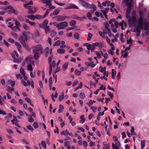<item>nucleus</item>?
<instances>
[{
	"mask_svg": "<svg viewBox=\"0 0 149 149\" xmlns=\"http://www.w3.org/2000/svg\"><path fill=\"white\" fill-rule=\"evenodd\" d=\"M94 53L97 56V57L99 58H100L101 56H100L99 53L97 51L94 52Z\"/></svg>",
	"mask_w": 149,
	"mask_h": 149,
	"instance_id": "51",
	"label": "nucleus"
},
{
	"mask_svg": "<svg viewBox=\"0 0 149 149\" xmlns=\"http://www.w3.org/2000/svg\"><path fill=\"white\" fill-rule=\"evenodd\" d=\"M104 24V26L105 28L107 29V31L109 30V29H110L109 28V26L107 22L105 23Z\"/></svg>",
	"mask_w": 149,
	"mask_h": 149,
	"instance_id": "52",
	"label": "nucleus"
},
{
	"mask_svg": "<svg viewBox=\"0 0 149 149\" xmlns=\"http://www.w3.org/2000/svg\"><path fill=\"white\" fill-rule=\"evenodd\" d=\"M26 17H27L29 19L34 20L36 19L35 16L33 15H27L26 16Z\"/></svg>",
	"mask_w": 149,
	"mask_h": 149,
	"instance_id": "20",
	"label": "nucleus"
},
{
	"mask_svg": "<svg viewBox=\"0 0 149 149\" xmlns=\"http://www.w3.org/2000/svg\"><path fill=\"white\" fill-rule=\"evenodd\" d=\"M34 53L35 54H34V57L35 59L37 60L39 58V54L37 52H36V53Z\"/></svg>",
	"mask_w": 149,
	"mask_h": 149,
	"instance_id": "34",
	"label": "nucleus"
},
{
	"mask_svg": "<svg viewBox=\"0 0 149 149\" xmlns=\"http://www.w3.org/2000/svg\"><path fill=\"white\" fill-rule=\"evenodd\" d=\"M77 27L76 26H73V27L69 28L67 30V31H68L69 30H70L73 29H77Z\"/></svg>",
	"mask_w": 149,
	"mask_h": 149,
	"instance_id": "56",
	"label": "nucleus"
},
{
	"mask_svg": "<svg viewBox=\"0 0 149 149\" xmlns=\"http://www.w3.org/2000/svg\"><path fill=\"white\" fill-rule=\"evenodd\" d=\"M68 63L66 62L62 66V69L63 70H65L68 66Z\"/></svg>",
	"mask_w": 149,
	"mask_h": 149,
	"instance_id": "23",
	"label": "nucleus"
},
{
	"mask_svg": "<svg viewBox=\"0 0 149 149\" xmlns=\"http://www.w3.org/2000/svg\"><path fill=\"white\" fill-rule=\"evenodd\" d=\"M27 128L30 130L33 131V128L32 127V126L30 125H28L26 126Z\"/></svg>",
	"mask_w": 149,
	"mask_h": 149,
	"instance_id": "55",
	"label": "nucleus"
},
{
	"mask_svg": "<svg viewBox=\"0 0 149 149\" xmlns=\"http://www.w3.org/2000/svg\"><path fill=\"white\" fill-rule=\"evenodd\" d=\"M13 20L15 22V24L16 25V26H17L19 27H21V25H20V23L19 21L15 20V19H14Z\"/></svg>",
	"mask_w": 149,
	"mask_h": 149,
	"instance_id": "30",
	"label": "nucleus"
},
{
	"mask_svg": "<svg viewBox=\"0 0 149 149\" xmlns=\"http://www.w3.org/2000/svg\"><path fill=\"white\" fill-rule=\"evenodd\" d=\"M49 49L48 47H47L45 50V51L46 52L45 56L46 57H47L48 54L49 52Z\"/></svg>",
	"mask_w": 149,
	"mask_h": 149,
	"instance_id": "36",
	"label": "nucleus"
},
{
	"mask_svg": "<svg viewBox=\"0 0 149 149\" xmlns=\"http://www.w3.org/2000/svg\"><path fill=\"white\" fill-rule=\"evenodd\" d=\"M50 11V9H47L44 15L43 16L42 18H45Z\"/></svg>",
	"mask_w": 149,
	"mask_h": 149,
	"instance_id": "46",
	"label": "nucleus"
},
{
	"mask_svg": "<svg viewBox=\"0 0 149 149\" xmlns=\"http://www.w3.org/2000/svg\"><path fill=\"white\" fill-rule=\"evenodd\" d=\"M79 96L81 99H84L85 97V94L83 92H81L79 94Z\"/></svg>",
	"mask_w": 149,
	"mask_h": 149,
	"instance_id": "31",
	"label": "nucleus"
},
{
	"mask_svg": "<svg viewBox=\"0 0 149 149\" xmlns=\"http://www.w3.org/2000/svg\"><path fill=\"white\" fill-rule=\"evenodd\" d=\"M140 18L138 19L139 24L141 29H143V12L140 11L139 12Z\"/></svg>",
	"mask_w": 149,
	"mask_h": 149,
	"instance_id": "3",
	"label": "nucleus"
},
{
	"mask_svg": "<svg viewBox=\"0 0 149 149\" xmlns=\"http://www.w3.org/2000/svg\"><path fill=\"white\" fill-rule=\"evenodd\" d=\"M44 29H45V33L46 34L49 31L50 29L49 26L44 27Z\"/></svg>",
	"mask_w": 149,
	"mask_h": 149,
	"instance_id": "37",
	"label": "nucleus"
},
{
	"mask_svg": "<svg viewBox=\"0 0 149 149\" xmlns=\"http://www.w3.org/2000/svg\"><path fill=\"white\" fill-rule=\"evenodd\" d=\"M68 26L67 23L66 22H64L58 24V30L63 29Z\"/></svg>",
	"mask_w": 149,
	"mask_h": 149,
	"instance_id": "6",
	"label": "nucleus"
},
{
	"mask_svg": "<svg viewBox=\"0 0 149 149\" xmlns=\"http://www.w3.org/2000/svg\"><path fill=\"white\" fill-rule=\"evenodd\" d=\"M95 43L96 47H98L100 49H101L103 47H104L103 43L101 42H95Z\"/></svg>",
	"mask_w": 149,
	"mask_h": 149,
	"instance_id": "10",
	"label": "nucleus"
},
{
	"mask_svg": "<svg viewBox=\"0 0 149 149\" xmlns=\"http://www.w3.org/2000/svg\"><path fill=\"white\" fill-rule=\"evenodd\" d=\"M64 98V93H62L59 97L60 100L61 101Z\"/></svg>",
	"mask_w": 149,
	"mask_h": 149,
	"instance_id": "60",
	"label": "nucleus"
},
{
	"mask_svg": "<svg viewBox=\"0 0 149 149\" xmlns=\"http://www.w3.org/2000/svg\"><path fill=\"white\" fill-rule=\"evenodd\" d=\"M43 3L50 4L52 0H42Z\"/></svg>",
	"mask_w": 149,
	"mask_h": 149,
	"instance_id": "40",
	"label": "nucleus"
},
{
	"mask_svg": "<svg viewBox=\"0 0 149 149\" xmlns=\"http://www.w3.org/2000/svg\"><path fill=\"white\" fill-rule=\"evenodd\" d=\"M52 49H51V51H50V54H51V56L49 57L48 59V61L49 64H52L51 62H52V58L53 57V55L52 53Z\"/></svg>",
	"mask_w": 149,
	"mask_h": 149,
	"instance_id": "17",
	"label": "nucleus"
},
{
	"mask_svg": "<svg viewBox=\"0 0 149 149\" xmlns=\"http://www.w3.org/2000/svg\"><path fill=\"white\" fill-rule=\"evenodd\" d=\"M132 40L131 38H130L129 40H127V44H129L130 46H132Z\"/></svg>",
	"mask_w": 149,
	"mask_h": 149,
	"instance_id": "24",
	"label": "nucleus"
},
{
	"mask_svg": "<svg viewBox=\"0 0 149 149\" xmlns=\"http://www.w3.org/2000/svg\"><path fill=\"white\" fill-rule=\"evenodd\" d=\"M15 45L16 46H17V47L20 53H21V49L22 47H21V46L20 45V44H19L17 42H15Z\"/></svg>",
	"mask_w": 149,
	"mask_h": 149,
	"instance_id": "19",
	"label": "nucleus"
},
{
	"mask_svg": "<svg viewBox=\"0 0 149 149\" xmlns=\"http://www.w3.org/2000/svg\"><path fill=\"white\" fill-rule=\"evenodd\" d=\"M116 72L115 70H114L113 69L112 70V72H111V75H112V78L113 79H114L115 78V76L116 75Z\"/></svg>",
	"mask_w": 149,
	"mask_h": 149,
	"instance_id": "28",
	"label": "nucleus"
},
{
	"mask_svg": "<svg viewBox=\"0 0 149 149\" xmlns=\"http://www.w3.org/2000/svg\"><path fill=\"white\" fill-rule=\"evenodd\" d=\"M135 32L137 33H140V30L138 26H137L134 30Z\"/></svg>",
	"mask_w": 149,
	"mask_h": 149,
	"instance_id": "57",
	"label": "nucleus"
},
{
	"mask_svg": "<svg viewBox=\"0 0 149 149\" xmlns=\"http://www.w3.org/2000/svg\"><path fill=\"white\" fill-rule=\"evenodd\" d=\"M109 10V8H106L104 10H101V11L103 13H106L108 12Z\"/></svg>",
	"mask_w": 149,
	"mask_h": 149,
	"instance_id": "43",
	"label": "nucleus"
},
{
	"mask_svg": "<svg viewBox=\"0 0 149 149\" xmlns=\"http://www.w3.org/2000/svg\"><path fill=\"white\" fill-rule=\"evenodd\" d=\"M20 73L23 75H24L26 74L25 72L24 71V69L21 67L20 69Z\"/></svg>",
	"mask_w": 149,
	"mask_h": 149,
	"instance_id": "39",
	"label": "nucleus"
},
{
	"mask_svg": "<svg viewBox=\"0 0 149 149\" xmlns=\"http://www.w3.org/2000/svg\"><path fill=\"white\" fill-rule=\"evenodd\" d=\"M75 74L77 75H80L81 73V72L80 71L78 70H76L75 71Z\"/></svg>",
	"mask_w": 149,
	"mask_h": 149,
	"instance_id": "59",
	"label": "nucleus"
},
{
	"mask_svg": "<svg viewBox=\"0 0 149 149\" xmlns=\"http://www.w3.org/2000/svg\"><path fill=\"white\" fill-rule=\"evenodd\" d=\"M87 17L89 19H92L91 14L90 12H88L87 14Z\"/></svg>",
	"mask_w": 149,
	"mask_h": 149,
	"instance_id": "47",
	"label": "nucleus"
},
{
	"mask_svg": "<svg viewBox=\"0 0 149 149\" xmlns=\"http://www.w3.org/2000/svg\"><path fill=\"white\" fill-rule=\"evenodd\" d=\"M72 8L78 9V8L74 4H70L68 6L64 8V9H70Z\"/></svg>",
	"mask_w": 149,
	"mask_h": 149,
	"instance_id": "8",
	"label": "nucleus"
},
{
	"mask_svg": "<svg viewBox=\"0 0 149 149\" xmlns=\"http://www.w3.org/2000/svg\"><path fill=\"white\" fill-rule=\"evenodd\" d=\"M57 20L59 21H62L66 18H68L69 17L66 16H56Z\"/></svg>",
	"mask_w": 149,
	"mask_h": 149,
	"instance_id": "9",
	"label": "nucleus"
},
{
	"mask_svg": "<svg viewBox=\"0 0 149 149\" xmlns=\"http://www.w3.org/2000/svg\"><path fill=\"white\" fill-rule=\"evenodd\" d=\"M130 12V9L129 10L127 9V10L126 14V17L129 18L128 22L129 24L131 26L133 25L134 26H136L137 23L136 18L135 16L136 12L134 11L132 13V16L129 17Z\"/></svg>",
	"mask_w": 149,
	"mask_h": 149,
	"instance_id": "1",
	"label": "nucleus"
},
{
	"mask_svg": "<svg viewBox=\"0 0 149 149\" xmlns=\"http://www.w3.org/2000/svg\"><path fill=\"white\" fill-rule=\"evenodd\" d=\"M41 144L42 147L44 148L45 149L46 148V144L45 142V141H42Z\"/></svg>",
	"mask_w": 149,
	"mask_h": 149,
	"instance_id": "45",
	"label": "nucleus"
},
{
	"mask_svg": "<svg viewBox=\"0 0 149 149\" xmlns=\"http://www.w3.org/2000/svg\"><path fill=\"white\" fill-rule=\"evenodd\" d=\"M76 24V22L75 21L72 20L71 21L70 23V26H72Z\"/></svg>",
	"mask_w": 149,
	"mask_h": 149,
	"instance_id": "49",
	"label": "nucleus"
},
{
	"mask_svg": "<svg viewBox=\"0 0 149 149\" xmlns=\"http://www.w3.org/2000/svg\"><path fill=\"white\" fill-rule=\"evenodd\" d=\"M61 43V41L59 40H58L57 41L54 45V46H58L60 45Z\"/></svg>",
	"mask_w": 149,
	"mask_h": 149,
	"instance_id": "50",
	"label": "nucleus"
},
{
	"mask_svg": "<svg viewBox=\"0 0 149 149\" xmlns=\"http://www.w3.org/2000/svg\"><path fill=\"white\" fill-rule=\"evenodd\" d=\"M88 8L92 9L91 10V12L92 13H93L97 9L96 6L93 3L90 4V7Z\"/></svg>",
	"mask_w": 149,
	"mask_h": 149,
	"instance_id": "12",
	"label": "nucleus"
},
{
	"mask_svg": "<svg viewBox=\"0 0 149 149\" xmlns=\"http://www.w3.org/2000/svg\"><path fill=\"white\" fill-rule=\"evenodd\" d=\"M149 28V24L148 22H146L144 25V28L143 27V29L144 28L145 30H148Z\"/></svg>",
	"mask_w": 149,
	"mask_h": 149,
	"instance_id": "32",
	"label": "nucleus"
},
{
	"mask_svg": "<svg viewBox=\"0 0 149 149\" xmlns=\"http://www.w3.org/2000/svg\"><path fill=\"white\" fill-rule=\"evenodd\" d=\"M27 36H25L24 37L21 36L19 38V40L21 42L22 45L26 49L28 48V46L26 45L25 41H27Z\"/></svg>",
	"mask_w": 149,
	"mask_h": 149,
	"instance_id": "4",
	"label": "nucleus"
},
{
	"mask_svg": "<svg viewBox=\"0 0 149 149\" xmlns=\"http://www.w3.org/2000/svg\"><path fill=\"white\" fill-rule=\"evenodd\" d=\"M57 52L59 54H63L65 53V49H58L57 50Z\"/></svg>",
	"mask_w": 149,
	"mask_h": 149,
	"instance_id": "13",
	"label": "nucleus"
},
{
	"mask_svg": "<svg viewBox=\"0 0 149 149\" xmlns=\"http://www.w3.org/2000/svg\"><path fill=\"white\" fill-rule=\"evenodd\" d=\"M16 77L17 79H22L23 77L22 76L21 74H18L16 75Z\"/></svg>",
	"mask_w": 149,
	"mask_h": 149,
	"instance_id": "58",
	"label": "nucleus"
},
{
	"mask_svg": "<svg viewBox=\"0 0 149 149\" xmlns=\"http://www.w3.org/2000/svg\"><path fill=\"white\" fill-rule=\"evenodd\" d=\"M14 88L13 87L11 88L8 86V89L7 90L10 93H12V92L14 91Z\"/></svg>",
	"mask_w": 149,
	"mask_h": 149,
	"instance_id": "27",
	"label": "nucleus"
},
{
	"mask_svg": "<svg viewBox=\"0 0 149 149\" xmlns=\"http://www.w3.org/2000/svg\"><path fill=\"white\" fill-rule=\"evenodd\" d=\"M79 34L78 33L76 32L74 33V37L75 38L78 39L79 38Z\"/></svg>",
	"mask_w": 149,
	"mask_h": 149,
	"instance_id": "53",
	"label": "nucleus"
},
{
	"mask_svg": "<svg viewBox=\"0 0 149 149\" xmlns=\"http://www.w3.org/2000/svg\"><path fill=\"white\" fill-rule=\"evenodd\" d=\"M93 36L92 34L90 33H89L88 34V38H87V40L88 41H90L91 39Z\"/></svg>",
	"mask_w": 149,
	"mask_h": 149,
	"instance_id": "38",
	"label": "nucleus"
},
{
	"mask_svg": "<svg viewBox=\"0 0 149 149\" xmlns=\"http://www.w3.org/2000/svg\"><path fill=\"white\" fill-rule=\"evenodd\" d=\"M79 4L85 8H88L90 7V4L87 3L83 0H79Z\"/></svg>",
	"mask_w": 149,
	"mask_h": 149,
	"instance_id": "5",
	"label": "nucleus"
},
{
	"mask_svg": "<svg viewBox=\"0 0 149 149\" xmlns=\"http://www.w3.org/2000/svg\"><path fill=\"white\" fill-rule=\"evenodd\" d=\"M32 49L33 53L40 52V53H42L43 52V48L41 45H38L33 47L32 48Z\"/></svg>",
	"mask_w": 149,
	"mask_h": 149,
	"instance_id": "2",
	"label": "nucleus"
},
{
	"mask_svg": "<svg viewBox=\"0 0 149 149\" xmlns=\"http://www.w3.org/2000/svg\"><path fill=\"white\" fill-rule=\"evenodd\" d=\"M69 134L68 132L67 131V130L65 131H63L61 133V134L62 135H64L65 136H67Z\"/></svg>",
	"mask_w": 149,
	"mask_h": 149,
	"instance_id": "26",
	"label": "nucleus"
},
{
	"mask_svg": "<svg viewBox=\"0 0 149 149\" xmlns=\"http://www.w3.org/2000/svg\"><path fill=\"white\" fill-rule=\"evenodd\" d=\"M33 126L35 129L37 128L38 127V125L37 123L36 122H34L33 123Z\"/></svg>",
	"mask_w": 149,
	"mask_h": 149,
	"instance_id": "61",
	"label": "nucleus"
},
{
	"mask_svg": "<svg viewBox=\"0 0 149 149\" xmlns=\"http://www.w3.org/2000/svg\"><path fill=\"white\" fill-rule=\"evenodd\" d=\"M23 28L25 29L26 30H29L30 29V28L28 26L24 24L23 26Z\"/></svg>",
	"mask_w": 149,
	"mask_h": 149,
	"instance_id": "48",
	"label": "nucleus"
},
{
	"mask_svg": "<svg viewBox=\"0 0 149 149\" xmlns=\"http://www.w3.org/2000/svg\"><path fill=\"white\" fill-rule=\"evenodd\" d=\"M95 102L94 100L92 101V100H90L89 102V103L87 104V105H88L89 107H91V106L93 104V103Z\"/></svg>",
	"mask_w": 149,
	"mask_h": 149,
	"instance_id": "42",
	"label": "nucleus"
},
{
	"mask_svg": "<svg viewBox=\"0 0 149 149\" xmlns=\"http://www.w3.org/2000/svg\"><path fill=\"white\" fill-rule=\"evenodd\" d=\"M78 18L77 19H78L79 21H82L84 19H86V17H78Z\"/></svg>",
	"mask_w": 149,
	"mask_h": 149,
	"instance_id": "62",
	"label": "nucleus"
},
{
	"mask_svg": "<svg viewBox=\"0 0 149 149\" xmlns=\"http://www.w3.org/2000/svg\"><path fill=\"white\" fill-rule=\"evenodd\" d=\"M27 70L30 71L32 72L33 70V68L31 64H28L27 66Z\"/></svg>",
	"mask_w": 149,
	"mask_h": 149,
	"instance_id": "21",
	"label": "nucleus"
},
{
	"mask_svg": "<svg viewBox=\"0 0 149 149\" xmlns=\"http://www.w3.org/2000/svg\"><path fill=\"white\" fill-rule=\"evenodd\" d=\"M119 25L121 26V29L122 30H124V29L123 28V25L125 26H126V24L124 22V21L123 20L121 22H120L119 23Z\"/></svg>",
	"mask_w": 149,
	"mask_h": 149,
	"instance_id": "18",
	"label": "nucleus"
},
{
	"mask_svg": "<svg viewBox=\"0 0 149 149\" xmlns=\"http://www.w3.org/2000/svg\"><path fill=\"white\" fill-rule=\"evenodd\" d=\"M13 30L15 32H17L18 31H20L21 30L19 28V27L17 26H14L12 28Z\"/></svg>",
	"mask_w": 149,
	"mask_h": 149,
	"instance_id": "15",
	"label": "nucleus"
},
{
	"mask_svg": "<svg viewBox=\"0 0 149 149\" xmlns=\"http://www.w3.org/2000/svg\"><path fill=\"white\" fill-rule=\"evenodd\" d=\"M131 135H135L136 134L134 132V128L133 127H131Z\"/></svg>",
	"mask_w": 149,
	"mask_h": 149,
	"instance_id": "41",
	"label": "nucleus"
},
{
	"mask_svg": "<svg viewBox=\"0 0 149 149\" xmlns=\"http://www.w3.org/2000/svg\"><path fill=\"white\" fill-rule=\"evenodd\" d=\"M7 83L8 84H11V86L13 87L15 85V81H12L10 79H8L7 81Z\"/></svg>",
	"mask_w": 149,
	"mask_h": 149,
	"instance_id": "11",
	"label": "nucleus"
},
{
	"mask_svg": "<svg viewBox=\"0 0 149 149\" xmlns=\"http://www.w3.org/2000/svg\"><path fill=\"white\" fill-rule=\"evenodd\" d=\"M8 9L9 10H7L6 12L9 14H10L13 13V11L12 9H10L9 8V7L6 9Z\"/></svg>",
	"mask_w": 149,
	"mask_h": 149,
	"instance_id": "54",
	"label": "nucleus"
},
{
	"mask_svg": "<svg viewBox=\"0 0 149 149\" xmlns=\"http://www.w3.org/2000/svg\"><path fill=\"white\" fill-rule=\"evenodd\" d=\"M99 33L100 35L102 36V37L103 38L105 39L106 38L105 36V34L101 31H99Z\"/></svg>",
	"mask_w": 149,
	"mask_h": 149,
	"instance_id": "44",
	"label": "nucleus"
},
{
	"mask_svg": "<svg viewBox=\"0 0 149 149\" xmlns=\"http://www.w3.org/2000/svg\"><path fill=\"white\" fill-rule=\"evenodd\" d=\"M81 120H80V123L82 124L85 121V119L83 115L81 116L80 117Z\"/></svg>",
	"mask_w": 149,
	"mask_h": 149,
	"instance_id": "33",
	"label": "nucleus"
},
{
	"mask_svg": "<svg viewBox=\"0 0 149 149\" xmlns=\"http://www.w3.org/2000/svg\"><path fill=\"white\" fill-rule=\"evenodd\" d=\"M59 108L58 111V113H60L62 112L64 109V106L61 104H60L59 105Z\"/></svg>",
	"mask_w": 149,
	"mask_h": 149,
	"instance_id": "14",
	"label": "nucleus"
},
{
	"mask_svg": "<svg viewBox=\"0 0 149 149\" xmlns=\"http://www.w3.org/2000/svg\"><path fill=\"white\" fill-rule=\"evenodd\" d=\"M31 56H29L27 57L25 59L24 62L22 63V65H24L26 64H27L28 65L30 64L31 63Z\"/></svg>",
	"mask_w": 149,
	"mask_h": 149,
	"instance_id": "7",
	"label": "nucleus"
},
{
	"mask_svg": "<svg viewBox=\"0 0 149 149\" xmlns=\"http://www.w3.org/2000/svg\"><path fill=\"white\" fill-rule=\"evenodd\" d=\"M56 32L54 31H52L51 33V36H52L53 37L55 36L56 35Z\"/></svg>",
	"mask_w": 149,
	"mask_h": 149,
	"instance_id": "63",
	"label": "nucleus"
},
{
	"mask_svg": "<svg viewBox=\"0 0 149 149\" xmlns=\"http://www.w3.org/2000/svg\"><path fill=\"white\" fill-rule=\"evenodd\" d=\"M141 148L143 149L145 146V141L144 140H142L141 141Z\"/></svg>",
	"mask_w": 149,
	"mask_h": 149,
	"instance_id": "35",
	"label": "nucleus"
},
{
	"mask_svg": "<svg viewBox=\"0 0 149 149\" xmlns=\"http://www.w3.org/2000/svg\"><path fill=\"white\" fill-rule=\"evenodd\" d=\"M9 8L10 9H12L13 11V13H14L15 14L17 15L18 13V11L16 10L13 9V7L11 6H9Z\"/></svg>",
	"mask_w": 149,
	"mask_h": 149,
	"instance_id": "16",
	"label": "nucleus"
},
{
	"mask_svg": "<svg viewBox=\"0 0 149 149\" xmlns=\"http://www.w3.org/2000/svg\"><path fill=\"white\" fill-rule=\"evenodd\" d=\"M28 120L29 122L30 123H32L34 121V119L32 118L31 115H28Z\"/></svg>",
	"mask_w": 149,
	"mask_h": 149,
	"instance_id": "29",
	"label": "nucleus"
},
{
	"mask_svg": "<svg viewBox=\"0 0 149 149\" xmlns=\"http://www.w3.org/2000/svg\"><path fill=\"white\" fill-rule=\"evenodd\" d=\"M35 17H36V19H41L42 18H42L43 17H42L41 15H36L35 16Z\"/></svg>",
	"mask_w": 149,
	"mask_h": 149,
	"instance_id": "64",
	"label": "nucleus"
},
{
	"mask_svg": "<svg viewBox=\"0 0 149 149\" xmlns=\"http://www.w3.org/2000/svg\"><path fill=\"white\" fill-rule=\"evenodd\" d=\"M24 6L25 8L29 10L32 9V6H31L27 4H24Z\"/></svg>",
	"mask_w": 149,
	"mask_h": 149,
	"instance_id": "22",
	"label": "nucleus"
},
{
	"mask_svg": "<svg viewBox=\"0 0 149 149\" xmlns=\"http://www.w3.org/2000/svg\"><path fill=\"white\" fill-rule=\"evenodd\" d=\"M106 70L105 67H102L101 66H100L99 68V71L101 72H103Z\"/></svg>",
	"mask_w": 149,
	"mask_h": 149,
	"instance_id": "25",
	"label": "nucleus"
}]
</instances>
